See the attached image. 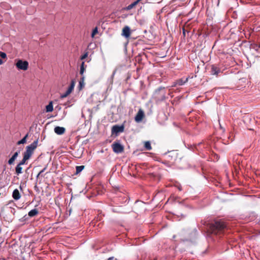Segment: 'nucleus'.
<instances>
[{
  "label": "nucleus",
  "mask_w": 260,
  "mask_h": 260,
  "mask_svg": "<svg viewBox=\"0 0 260 260\" xmlns=\"http://www.w3.org/2000/svg\"><path fill=\"white\" fill-rule=\"evenodd\" d=\"M98 32V28L97 27H95L93 30H92V34H91V37L92 38H94V36L97 34Z\"/></svg>",
  "instance_id": "obj_24"
},
{
  "label": "nucleus",
  "mask_w": 260,
  "mask_h": 260,
  "mask_svg": "<svg viewBox=\"0 0 260 260\" xmlns=\"http://www.w3.org/2000/svg\"><path fill=\"white\" fill-rule=\"evenodd\" d=\"M0 57L3 59H6L7 55L5 52L0 51Z\"/></svg>",
  "instance_id": "obj_26"
},
{
  "label": "nucleus",
  "mask_w": 260,
  "mask_h": 260,
  "mask_svg": "<svg viewBox=\"0 0 260 260\" xmlns=\"http://www.w3.org/2000/svg\"><path fill=\"white\" fill-rule=\"evenodd\" d=\"M88 55V52H86L85 53H84L81 57V60H83L84 59H85L87 56Z\"/></svg>",
  "instance_id": "obj_27"
},
{
  "label": "nucleus",
  "mask_w": 260,
  "mask_h": 260,
  "mask_svg": "<svg viewBox=\"0 0 260 260\" xmlns=\"http://www.w3.org/2000/svg\"><path fill=\"white\" fill-rule=\"evenodd\" d=\"M38 213L39 212L37 209H34L28 212V215L29 217H34L37 215L38 214Z\"/></svg>",
  "instance_id": "obj_12"
},
{
  "label": "nucleus",
  "mask_w": 260,
  "mask_h": 260,
  "mask_svg": "<svg viewBox=\"0 0 260 260\" xmlns=\"http://www.w3.org/2000/svg\"><path fill=\"white\" fill-rule=\"evenodd\" d=\"M66 131L65 128L63 127H60V126H56L54 128V132L59 135H62Z\"/></svg>",
  "instance_id": "obj_8"
},
{
  "label": "nucleus",
  "mask_w": 260,
  "mask_h": 260,
  "mask_svg": "<svg viewBox=\"0 0 260 260\" xmlns=\"http://www.w3.org/2000/svg\"><path fill=\"white\" fill-rule=\"evenodd\" d=\"M16 66L19 70L25 71L28 69V63L27 61L19 59L16 63Z\"/></svg>",
  "instance_id": "obj_3"
},
{
  "label": "nucleus",
  "mask_w": 260,
  "mask_h": 260,
  "mask_svg": "<svg viewBox=\"0 0 260 260\" xmlns=\"http://www.w3.org/2000/svg\"><path fill=\"white\" fill-rule=\"evenodd\" d=\"M138 4V2H134L132 4L128 5L127 7L124 8L126 10H129L134 8Z\"/></svg>",
  "instance_id": "obj_15"
},
{
  "label": "nucleus",
  "mask_w": 260,
  "mask_h": 260,
  "mask_svg": "<svg viewBox=\"0 0 260 260\" xmlns=\"http://www.w3.org/2000/svg\"><path fill=\"white\" fill-rule=\"evenodd\" d=\"M12 197L14 198V199H15V200H18L20 198L21 196H20L19 190L17 189H15L13 191Z\"/></svg>",
  "instance_id": "obj_9"
},
{
  "label": "nucleus",
  "mask_w": 260,
  "mask_h": 260,
  "mask_svg": "<svg viewBox=\"0 0 260 260\" xmlns=\"http://www.w3.org/2000/svg\"><path fill=\"white\" fill-rule=\"evenodd\" d=\"M74 86H75V82L74 81H72L71 84L70 86H69V88L68 89V90H69V91L72 92V91L74 89Z\"/></svg>",
  "instance_id": "obj_22"
},
{
  "label": "nucleus",
  "mask_w": 260,
  "mask_h": 260,
  "mask_svg": "<svg viewBox=\"0 0 260 260\" xmlns=\"http://www.w3.org/2000/svg\"><path fill=\"white\" fill-rule=\"evenodd\" d=\"M123 131H124L123 125H114L112 128V132L113 133L118 134L119 133L123 132Z\"/></svg>",
  "instance_id": "obj_5"
},
{
  "label": "nucleus",
  "mask_w": 260,
  "mask_h": 260,
  "mask_svg": "<svg viewBox=\"0 0 260 260\" xmlns=\"http://www.w3.org/2000/svg\"><path fill=\"white\" fill-rule=\"evenodd\" d=\"M46 168H44L42 170H41L40 173H39L38 174V176L39 175H40L43 172H44L45 171V170H46Z\"/></svg>",
  "instance_id": "obj_28"
},
{
  "label": "nucleus",
  "mask_w": 260,
  "mask_h": 260,
  "mask_svg": "<svg viewBox=\"0 0 260 260\" xmlns=\"http://www.w3.org/2000/svg\"><path fill=\"white\" fill-rule=\"evenodd\" d=\"M144 116V113L142 110L140 109L135 116V121L137 122H139L142 121V119Z\"/></svg>",
  "instance_id": "obj_7"
},
{
  "label": "nucleus",
  "mask_w": 260,
  "mask_h": 260,
  "mask_svg": "<svg viewBox=\"0 0 260 260\" xmlns=\"http://www.w3.org/2000/svg\"><path fill=\"white\" fill-rule=\"evenodd\" d=\"M144 147L147 150H150L151 149V144L149 141H146L145 142Z\"/></svg>",
  "instance_id": "obj_18"
},
{
  "label": "nucleus",
  "mask_w": 260,
  "mask_h": 260,
  "mask_svg": "<svg viewBox=\"0 0 260 260\" xmlns=\"http://www.w3.org/2000/svg\"><path fill=\"white\" fill-rule=\"evenodd\" d=\"M38 144V140H37L29 145L26 146V151L23 153V156L29 159L33 154L34 150L37 147Z\"/></svg>",
  "instance_id": "obj_2"
},
{
  "label": "nucleus",
  "mask_w": 260,
  "mask_h": 260,
  "mask_svg": "<svg viewBox=\"0 0 260 260\" xmlns=\"http://www.w3.org/2000/svg\"><path fill=\"white\" fill-rule=\"evenodd\" d=\"M84 86V77L83 76L80 78L79 81V88L81 89Z\"/></svg>",
  "instance_id": "obj_16"
},
{
  "label": "nucleus",
  "mask_w": 260,
  "mask_h": 260,
  "mask_svg": "<svg viewBox=\"0 0 260 260\" xmlns=\"http://www.w3.org/2000/svg\"><path fill=\"white\" fill-rule=\"evenodd\" d=\"M16 173L17 174L19 175L20 174L22 173V168L21 167V166H19L18 165L16 167Z\"/></svg>",
  "instance_id": "obj_17"
},
{
  "label": "nucleus",
  "mask_w": 260,
  "mask_h": 260,
  "mask_svg": "<svg viewBox=\"0 0 260 260\" xmlns=\"http://www.w3.org/2000/svg\"><path fill=\"white\" fill-rule=\"evenodd\" d=\"M28 134H27L21 140L17 142V145H20L24 144L26 142V139L28 137Z\"/></svg>",
  "instance_id": "obj_13"
},
{
  "label": "nucleus",
  "mask_w": 260,
  "mask_h": 260,
  "mask_svg": "<svg viewBox=\"0 0 260 260\" xmlns=\"http://www.w3.org/2000/svg\"><path fill=\"white\" fill-rule=\"evenodd\" d=\"M187 78H186L184 81H183L182 79H180L177 81V84H178L179 85H182L185 83H186L187 81Z\"/></svg>",
  "instance_id": "obj_21"
},
{
  "label": "nucleus",
  "mask_w": 260,
  "mask_h": 260,
  "mask_svg": "<svg viewBox=\"0 0 260 260\" xmlns=\"http://www.w3.org/2000/svg\"><path fill=\"white\" fill-rule=\"evenodd\" d=\"M84 166H77L76 167V174H78L80 173L84 169Z\"/></svg>",
  "instance_id": "obj_19"
},
{
  "label": "nucleus",
  "mask_w": 260,
  "mask_h": 260,
  "mask_svg": "<svg viewBox=\"0 0 260 260\" xmlns=\"http://www.w3.org/2000/svg\"><path fill=\"white\" fill-rule=\"evenodd\" d=\"M113 151L116 153H120L123 151V147L119 143H114L112 145Z\"/></svg>",
  "instance_id": "obj_4"
},
{
  "label": "nucleus",
  "mask_w": 260,
  "mask_h": 260,
  "mask_svg": "<svg viewBox=\"0 0 260 260\" xmlns=\"http://www.w3.org/2000/svg\"><path fill=\"white\" fill-rule=\"evenodd\" d=\"M113 257H109L108 258V260H113Z\"/></svg>",
  "instance_id": "obj_31"
},
{
  "label": "nucleus",
  "mask_w": 260,
  "mask_h": 260,
  "mask_svg": "<svg viewBox=\"0 0 260 260\" xmlns=\"http://www.w3.org/2000/svg\"><path fill=\"white\" fill-rule=\"evenodd\" d=\"M28 159L26 158L25 157L23 156L22 160L19 163V166H22L24 165L26 161Z\"/></svg>",
  "instance_id": "obj_25"
},
{
  "label": "nucleus",
  "mask_w": 260,
  "mask_h": 260,
  "mask_svg": "<svg viewBox=\"0 0 260 260\" xmlns=\"http://www.w3.org/2000/svg\"><path fill=\"white\" fill-rule=\"evenodd\" d=\"M71 93V92H70V91H69V90H67L66 91V92L64 93H63V94H61V95H60V98H61V99H63V98H64L67 97V96L68 95H69Z\"/></svg>",
  "instance_id": "obj_23"
},
{
  "label": "nucleus",
  "mask_w": 260,
  "mask_h": 260,
  "mask_svg": "<svg viewBox=\"0 0 260 260\" xmlns=\"http://www.w3.org/2000/svg\"><path fill=\"white\" fill-rule=\"evenodd\" d=\"M141 1H142V0H137V1H135V2H138V3H139L140 2H141Z\"/></svg>",
  "instance_id": "obj_32"
},
{
  "label": "nucleus",
  "mask_w": 260,
  "mask_h": 260,
  "mask_svg": "<svg viewBox=\"0 0 260 260\" xmlns=\"http://www.w3.org/2000/svg\"><path fill=\"white\" fill-rule=\"evenodd\" d=\"M121 35L125 38H128L131 35V29L129 26H124L122 30Z\"/></svg>",
  "instance_id": "obj_6"
},
{
  "label": "nucleus",
  "mask_w": 260,
  "mask_h": 260,
  "mask_svg": "<svg viewBox=\"0 0 260 260\" xmlns=\"http://www.w3.org/2000/svg\"><path fill=\"white\" fill-rule=\"evenodd\" d=\"M114 74H115V73H113V75L112 76V79H111L112 81H113V77L114 76Z\"/></svg>",
  "instance_id": "obj_30"
},
{
  "label": "nucleus",
  "mask_w": 260,
  "mask_h": 260,
  "mask_svg": "<svg viewBox=\"0 0 260 260\" xmlns=\"http://www.w3.org/2000/svg\"><path fill=\"white\" fill-rule=\"evenodd\" d=\"M18 154H19L18 152H16L13 154V155L12 156V157L8 161V164L9 165H12V164H13L14 163V161L16 159V158L17 157V156L18 155Z\"/></svg>",
  "instance_id": "obj_11"
},
{
  "label": "nucleus",
  "mask_w": 260,
  "mask_h": 260,
  "mask_svg": "<svg viewBox=\"0 0 260 260\" xmlns=\"http://www.w3.org/2000/svg\"><path fill=\"white\" fill-rule=\"evenodd\" d=\"M4 61L2 60V59L0 58V65L3 64Z\"/></svg>",
  "instance_id": "obj_29"
},
{
  "label": "nucleus",
  "mask_w": 260,
  "mask_h": 260,
  "mask_svg": "<svg viewBox=\"0 0 260 260\" xmlns=\"http://www.w3.org/2000/svg\"><path fill=\"white\" fill-rule=\"evenodd\" d=\"M84 71H85L84 62L83 61L82 62L81 67H80V74L82 75L84 72Z\"/></svg>",
  "instance_id": "obj_20"
},
{
  "label": "nucleus",
  "mask_w": 260,
  "mask_h": 260,
  "mask_svg": "<svg viewBox=\"0 0 260 260\" xmlns=\"http://www.w3.org/2000/svg\"><path fill=\"white\" fill-rule=\"evenodd\" d=\"M226 227L224 222L221 220L216 221L214 223L210 226V230L212 233L215 234L221 230H223Z\"/></svg>",
  "instance_id": "obj_1"
},
{
  "label": "nucleus",
  "mask_w": 260,
  "mask_h": 260,
  "mask_svg": "<svg viewBox=\"0 0 260 260\" xmlns=\"http://www.w3.org/2000/svg\"><path fill=\"white\" fill-rule=\"evenodd\" d=\"M46 112H52L53 110L52 102H51L49 103V104L46 106Z\"/></svg>",
  "instance_id": "obj_14"
},
{
  "label": "nucleus",
  "mask_w": 260,
  "mask_h": 260,
  "mask_svg": "<svg viewBox=\"0 0 260 260\" xmlns=\"http://www.w3.org/2000/svg\"><path fill=\"white\" fill-rule=\"evenodd\" d=\"M220 73V70L215 66L213 65L211 67V73L213 75H218Z\"/></svg>",
  "instance_id": "obj_10"
}]
</instances>
